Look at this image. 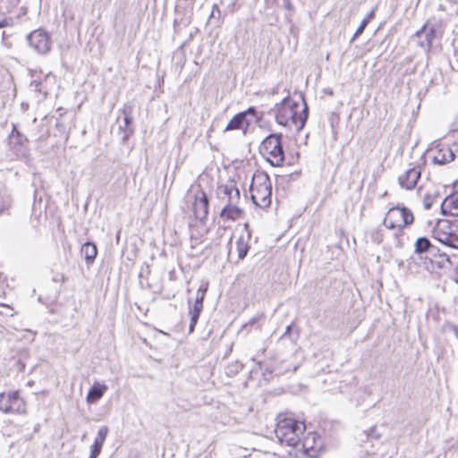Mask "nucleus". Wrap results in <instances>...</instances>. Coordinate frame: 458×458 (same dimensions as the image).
<instances>
[{
	"instance_id": "1",
	"label": "nucleus",
	"mask_w": 458,
	"mask_h": 458,
	"mask_svg": "<svg viewBox=\"0 0 458 458\" xmlns=\"http://www.w3.org/2000/svg\"><path fill=\"white\" fill-rule=\"evenodd\" d=\"M271 113L275 114L278 124L292 128L295 127L300 131L305 125L308 119V107L306 103L301 109L300 105L289 97H285L276 106Z\"/></svg>"
},
{
	"instance_id": "2",
	"label": "nucleus",
	"mask_w": 458,
	"mask_h": 458,
	"mask_svg": "<svg viewBox=\"0 0 458 458\" xmlns=\"http://www.w3.org/2000/svg\"><path fill=\"white\" fill-rule=\"evenodd\" d=\"M276 420L275 434L279 442L296 447L301 441V436L305 431L304 423L285 414H279Z\"/></svg>"
},
{
	"instance_id": "3",
	"label": "nucleus",
	"mask_w": 458,
	"mask_h": 458,
	"mask_svg": "<svg viewBox=\"0 0 458 458\" xmlns=\"http://www.w3.org/2000/svg\"><path fill=\"white\" fill-rule=\"evenodd\" d=\"M252 202L260 208H266L271 204L272 184L267 174L257 172L252 176L250 186Z\"/></svg>"
},
{
	"instance_id": "4",
	"label": "nucleus",
	"mask_w": 458,
	"mask_h": 458,
	"mask_svg": "<svg viewBox=\"0 0 458 458\" xmlns=\"http://www.w3.org/2000/svg\"><path fill=\"white\" fill-rule=\"evenodd\" d=\"M281 133H272L267 136L259 146V152L273 166H280L284 160Z\"/></svg>"
},
{
	"instance_id": "5",
	"label": "nucleus",
	"mask_w": 458,
	"mask_h": 458,
	"mask_svg": "<svg viewBox=\"0 0 458 458\" xmlns=\"http://www.w3.org/2000/svg\"><path fill=\"white\" fill-rule=\"evenodd\" d=\"M414 221L413 213L404 206L397 205L388 209L383 221V225L389 228L402 230L411 225Z\"/></svg>"
},
{
	"instance_id": "6",
	"label": "nucleus",
	"mask_w": 458,
	"mask_h": 458,
	"mask_svg": "<svg viewBox=\"0 0 458 458\" xmlns=\"http://www.w3.org/2000/svg\"><path fill=\"white\" fill-rule=\"evenodd\" d=\"M433 235L441 243L458 250V224L449 220H439L434 230Z\"/></svg>"
},
{
	"instance_id": "7",
	"label": "nucleus",
	"mask_w": 458,
	"mask_h": 458,
	"mask_svg": "<svg viewBox=\"0 0 458 458\" xmlns=\"http://www.w3.org/2000/svg\"><path fill=\"white\" fill-rule=\"evenodd\" d=\"M0 411L4 413H24L26 403L18 391L0 394Z\"/></svg>"
},
{
	"instance_id": "8",
	"label": "nucleus",
	"mask_w": 458,
	"mask_h": 458,
	"mask_svg": "<svg viewBox=\"0 0 458 458\" xmlns=\"http://www.w3.org/2000/svg\"><path fill=\"white\" fill-rule=\"evenodd\" d=\"M8 147L9 150L16 157H25L30 151L27 137L20 132L13 123L12 125V131L8 136Z\"/></svg>"
},
{
	"instance_id": "9",
	"label": "nucleus",
	"mask_w": 458,
	"mask_h": 458,
	"mask_svg": "<svg viewBox=\"0 0 458 458\" xmlns=\"http://www.w3.org/2000/svg\"><path fill=\"white\" fill-rule=\"evenodd\" d=\"M27 41L31 48L38 54H47L51 49V38L49 34L42 30H35L27 36Z\"/></svg>"
},
{
	"instance_id": "10",
	"label": "nucleus",
	"mask_w": 458,
	"mask_h": 458,
	"mask_svg": "<svg viewBox=\"0 0 458 458\" xmlns=\"http://www.w3.org/2000/svg\"><path fill=\"white\" fill-rule=\"evenodd\" d=\"M207 291L208 284L202 283L197 291L194 303L191 304V301H189V314L191 316V322L189 326L190 332H193L199 315L203 310V301Z\"/></svg>"
},
{
	"instance_id": "11",
	"label": "nucleus",
	"mask_w": 458,
	"mask_h": 458,
	"mask_svg": "<svg viewBox=\"0 0 458 458\" xmlns=\"http://www.w3.org/2000/svg\"><path fill=\"white\" fill-rule=\"evenodd\" d=\"M55 82V77L52 72H48L44 75L43 78L41 76H38L36 79L32 80L30 88V90L36 94L38 101L44 100L50 90L51 87Z\"/></svg>"
},
{
	"instance_id": "12",
	"label": "nucleus",
	"mask_w": 458,
	"mask_h": 458,
	"mask_svg": "<svg viewBox=\"0 0 458 458\" xmlns=\"http://www.w3.org/2000/svg\"><path fill=\"white\" fill-rule=\"evenodd\" d=\"M131 104H125L123 108V115L117 118L118 129L123 132L122 139L126 140L133 133Z\"/></svg>"
},
{
	"instance_id": "13",
	"label": "nucleus",
	"mask_w": 458,
	"mask_h": 458,
	"mask_svg": "<svg viewBox=\"0 0 458 458\" xmlns=\"http://www.w3.org/2000/svg\"><path fill=\"white\" fill-rule=\"evenodd\" d=\"M192 210L198 220L203 222L207 219L208 215V198L206 192L202 190H199L194 194Z\"/></svg>"
},
{
	"instance_id": "14",
	"label": "nucleus",
	"mask_w": 458,
	"mask_h": 458,
	"mask_svg": "<svg viewBox=\"0 0 458 458\" xmlns=\"http://www.w3.org/2000/svg\"><path fill=\"white\" fill-rule=\"evenodd\" d=\"M216 193L218 199L225 202V204L239 202L240 200V191L233 182L219 186Z\"/></svg>"
},
{
	"instance_id": "15",
	"label": "nucleus",
	"mask_w": 458,
	"mask_h": 458,
	"mask_svg": "<svg viewBox=\"0 0 458 458\" xmlns=\"http://www.w3.org/2000/svg\"><path fill=\"white\" fill-rule=\"evenodd\" d=\"M421 174L420 166H414L408 169L404 174L399 176L398 182L401 187L406 190H412L416 187L417 182Z\"/></svg>"
},
{
	"instance_id": "16",
	"label": "nucleus",
	"mask_w": 458,
	"mask_h": 458,
	"mask_svg": "<svg viewBox=\"0 0 458 458\" xmlns=\"http://www.w3.org/2000/svg\"><path fill=\"white\" fill-rule=\"evenodd\" d=\"M440 208L444 216H458V191L445 197L441 202Z\"/></svg>"
},
{
	"instance_id": "17",
	"label": "nucleus",
	"mask_w": 458,
	"mask_h": 458,
	"mask_svg": "<svg viewBox=\"0 0 458 458\" xmlns=\"http://www.w3.org/2000/svg\"><path fill=\"white\" fill-rule=\"evenodd\" d=\"M247 112H241L235 114L226 125L225 131H233V130H243L245 133L250 122L246 118Z\"/></svg>"
},
{
	"instance_id": "18",
	"label": "nucleus",
	"mask_w": 458,
	"mask_h": 458,
	"mask_svg": "<svg viewBox=\"0 0 458 458\" xmlns=\"http://www.w3.org/2000/svg\"><path fill=\"white\" fill-rule=\"evenodd\" d=\"M237 204L238 202L225 204L224 208L220 212V217L224 220L232 221L240 218L242 214V210L240 208H238Z\"/></svg>"
},
{
	"instance_id": "19",
	"label": "nucleus",
	"mask_w": 458,
	"mask_h": 458,
	"mask_svg": "<svg viewBox=\"0 0 458 458\" xmlns=\"http://www.w3.org/2000/svg\"><path fill=\"white\" fill-rule=\"evenodd\" d=\"M416 37L421 38L424 36V39L420 41V46L427 50H429L432 45V40L436 37V30L434 28H430L427 30V25L425 24L420 30H418L415 34Z\"/></svg>"
},
{
	"instance_id": "20",
	"label": "nucleus",
	"mask_w": 458,
	"mask_h": 458,
	"mask_svg": "<svg viewBox=\"0 0 458 458\" xmlns=\"http://www.w3.org/2000/svg\"><path fill=\"white\" fill-rule=\"evenodd\" d=\"M107 386L104 384L98 382L94 383L91 388L89 390L86 400L89 403H94L98 401L106 391Z\"/></svg>"
},
{
	"instance_id": "21",
	"label": "nucleus",
	"mask_w": 458,
	"mask_h": 458,
	"mask_svg": "<svg viewBox=\"0 0 458 458\" xmlns=\"http://www.w3.org/2000/svg\"><path fill=\"white\" fill-rule=\"evenodd\" d=\"M454 159V154L449 148H439L433 157V162L438 165H445Z\"/></svg>"
},
{
	"instance_id": "22",
	"label": "nucleus",
	"mask_w": 458,
	"mask_h": 458,
	"mask_svg": "<svg viewBox=\"0 0 458 458\" xmlns=\"http://www.w3.org/2000/svg\"><path fill=\"white\" fill-rule=\"evenodd\" d=\"M81 252L84 256L86 263L90 265L97 257L98 249L94 242H87L81 246Z\"/></svg>"
},
{
	"instance_id": "23",
	"label": "nucleus",
	"mask_w": 458,
	"mask_h": 458,
	"mask_svg": "<svg viewBox=\"0 0 458 458\" xmlns=\"http://www.w3.org/2000/svg\"><path fill=\"white\" fill-rule=\"evenodd\" d=\"M250 234H242L236 241V250L239 259H243L250 250Z\"/></svg>"
},
{
	"instance_id": "24",
	"label": "nucleus",
	"mask_w": 458,
	"mask_h": 458,
	"mask_svg": "<svg viewBox=\"0 0 458 458\" xmlns=\"http://www.w3.org/2000/svg\"><path fill=\"white\" fill-rule=\"evenodd\" d=\"M439 197V192L436 189H432L428 191L427 193L423 196V207L426 210L431 208L433 203Z\"/></svg>"
},
{
	"instance_id": "25",
	"label": "nucleus",
	"mask_w": 458,
	"mask_h": 458,
	"mask_svg": "<svg viewBox=\"0 0 458 458\" xmlns=\"http://www.w3.org/2000/svg\"><path fill=\"white\" fill-rule=\"evenodd\" d=\"M289 338L292 344H295L299 338L298 328L293 323L286 327L284 333L281 335L280 339L284 340Z\"/></svg>"
},
{
	"instance_id": "26",
	"label": "nucleus",
	"mask_w": 458,
	"mask_h": 458,
	"mask_svg": "<svg viewBox=\"0 0 458 458\" xmlns=\"http://www.w3.org/2000/svg\"><path fill=\"white\" fill-rule=\"evenodd\" d=\"M375 15V9H372L367 16L361 21L360 26L357 28L355 33L353 34L351 42H353L356 38H358L365 30L368 23L370 21L371 19L374 18Z\"/></svg>"
},
{
	"instance_id": "27",
	"label": "nucleus",
	"mask_w": 458,
	"mask_h": 458,
	"mask_svg": "<svg viewBox=\"0 0 458 458\" xmlns=\"http://www.w3.org/2000/svg\"><path fill=\"white\" fill-rule=\"evenodd\" d=\"M431 248L432 245L429 240L426 237H420L415 242V252L418 254L424 253L429 250Z\"/></svg>"
},
{
	"instance_id": "28",
	"label": "nucleus",
	"mask_w": 458,
	"mask_h": 458,
	"mask_svg": "<svg viewBox=\"0 0 458 458\" xmlns=\"http://www.w3.org/2000/svg\"><path fill=\"white\" fill-rule=\"evenodd\" d=\"M12 206V199L10 195H0V216L4 214Z\"/></svg>"
},
{
	"instance_id": "29",
	"label": "nucleus",
	"mask_w": 458,
	"mask_h": 458,
	"mask_svg": "<svg viewBox=\"0 0 458 458\" xmlns=\"http://www.w3.org/2000/svg\"><path fill=\"white\" fill-rule=\"evenodd\" d=\"M109 432V428L106 426L101 427L98 431V435L94 440L95 443H98L99 445H104V442L107 437V434Z\"/></svg>"
},
{
	"instance_id": "30",
	"label": "nucleus",
	"mask_w": 458,
	"mask_h": 458,
	"mask_svg": "<svg viewBox=\"0 0 458 458\" xmlns=\"http://www.w3.org/2000/svg\"><path fill=\"white\" fill-rule=\"evenodd\" d=\"M242 369V364L238 361H235L226 367V374L229 376H233L237 374Z\"/></svg>"
},
{
	"instance_id": "31",
	"label": "nucleus",
	"mask_w": 458,
	"mask_h": 458,
	"mask_svg": "<svg viewBox=\"0 0 458 458\" xmlns=\"http://www.w3.org/2000/svg\"><path fill=\"white\" fill-rule=\"evenodd\" d=\"M445 329L446 332L452 333L458 340V325L453 323H447L445 326Z\"/></svg>"
},
{
	"instance_id": "32",
	"label": "nucleus",
	"mask_w": 458,
	"mask_h": 458,
	"mask_svg": "<svg viewBox=\"0 0 458 458\" xmlns=\"http://www.w3.org/2000/svg\"><path fill=\"white\" fill-rule=\"evenodd\" d=\"M439 260L437 261L438 267H444L445 263H451L450 258L445 253L439 254Z\"/></svg>"
},
{
	"instance_id": "33",
	"label": "nucleus",
	"mask_w": 458,
	"mask_h": 458,
	"mask_svg": "<svg viewBox=\"0 0 458 458\" xmlns=\"http://www.w3.org/2000/svg\"><path fill=\"white\" fill-rule=\"evenodd\" d=\"M102 446H103L102 445H99L98 443L94 442L93 445H91L90 454L93 455L98 456L101 453Z\"/></svg>"
},
{
	"instance_id": "34",
	"label": "nucleus",
	"mask_w": 458,
	"mask_h": 458,
	"mask_svg": "<svg viewBox=\"0 0 458 458\" xmlns=\"http://www.w3.org/2000/svg\"><path fill=\"white\" fill-rule=\"evenodd\" d=\"M380 436H381V434L377 432L376 427L370 428L368 432V437H369V438L377 439L380 437Z\"/></svg>"
},
{
	"instance_id": "35",
	"label": "nucleus",
	"mask_w": 458,
	"mask_h": 458,
	"mask_svg": "<svg viewBox=\"0 0 458 458\" xmlns=\"http://www.w3.org/2000/svg\"><path fill=\"white\" fill-rule=\"evenodd\" d=\"M220 15V10L219 8L217 7L216 4H214L213 5V9H212V12H211V14H210V17L209 18H215Z\"/></svg>"
},
{
	"instance_id": "36",
	"label": "nucleus",
	"mask_w": 458,
	"mask_h": 458,
	"mask_svg": "<svg viewBox=\"0 0 458 458\" xmlns=\"http://www.w3.org/2000/svg\"><path fill=\"white\" fill-rule=\"evenodd\" d=\"M53 280H54L55 282H61V283H64V282L67 280V278H66V276H65L64 275H63V274H59V275L55 276H54V278H53Z\"/></svg>"
},
{
	"instance_id": "37",
	"label": "nucleus",
	"mask_w": 458,
	"mask_h": 458,
	"mask_svg": "<svg viewBox=\"0 0 458 458\" xmlns=\"http://www.w3.org/2000/svg\"><path fill=\"white\" fill-rule=\"evenodd\" d=\"M284 5L288 10H292L293 9V5H292V3H291L290 0H284Z\"/></svg>"
},
{
	"instance_id": "38",
	"label": "nucleus",
	"mask_w": 458,
	"mask_h": 458,
	"mask_svg": "<svg viewBox=\"0 0 458 458\" xmlns=\"http://www.w3.org/2000/svg\"><path fill=\"white\" fill-rule=\"evenodd\" d=\"M246 112H247V114H254L255 113V108L254 107H250Z\"/></svg>"
},
{
	"instance_id": "39",
	"label": "nucleus",
	"mask_w": 458,
	"mask_h": 458,
	"mask_svg": "<svg viewBox=\"0 0 458 458\" xmlns=\"http://www.w3.org/2000/svg\"><path fill=\"white\" fill-rule=\"evenodd\" d=\"M4 26H5L4 22H2V21H1V22H0V28H3V27H4Z\"/></svg>"
},
{
	"instance_id": "40",
	"label": "nucleus",
	"mask_w": 458,
	"mask_h": 458,
	"mask_svg": "<svg viewBox=\"0 0 458 458\" xmlns=\"http://www.w3.org/2000/svg\"><path fill=\"white\" fill-rule=\"evenodd\" d=\"M97 457H98V456L93 455V454H90V455H89V458H97Z\"/></svg>"
},
{
	"instance_id": "41",
	"label": "nucleus",
	"mask_w": 458,
	"mask_h": 458,
	"mask_svg": "<svg viewBox=\"0 0 458 458\" xmlns=\"http://www.w3.org/2000/svg\"><path fill=\"white\" fill-rule=\"evenodd\" d=\"M212 458L211 454H208V455H205L204 458Z\"/></svg>"
},
{
	"instance_id": "42",
	"label": "nucleus",
	"mask_w": 458,
	"mask_h": 458,
	"mask_svg": "<svg viewBox=\"0 0 458 458\" xmlns=\"http://www.w3.org/2000/svg\"><path fill=\"white\" fill-rule=\"evenodd\" d=\"M212 458L211 454H208V455H205L204 458Z\"/></svg>"
}]
</instances>
